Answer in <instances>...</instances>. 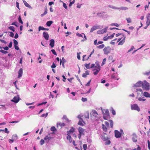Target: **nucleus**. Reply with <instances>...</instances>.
Masks as SVG:
<instances>
[{
    "instance_id": "obj_1",
    "label": "nucleus",
    "mask_w": 150,
    "mask_h": 150,
    "mask_svg": "<svg viewBox=\"0 0 150 150\" xmlns=\"http://www.w3.org/2000/svg\"><path fill=\"white\" fill-rule=\"evenodd\" d=\"M100 137L104 141H106L105 142V145H109L111 143L108 137L107 134L106 133L104 132L100 134Z\"/></svg>"
},
{
    "instance_id": "obj_2",
    "label": "nucleus",
    "mask_w": 150,
    "mask_h": 150,
    "mask_svg": "<svg viewBox=\"0 0 150 150\" xmlns=\"http://www.w3.org/2000/svg\"><path fill=\"white\" fill-rule=\"evenodd\" d=\"M99 63L98 61H96L95 62L96 66L94 65V75H97L100 69V67Z\"/></svg>"
},
{
    "instance_id": "obj_3",
    "label": "nucleus",
    "mask_w": 150,
    "mask_h": 150,
    "mask_svg": "<svg viewBox=\"0 0 150 150\" xmlns=\"http://www.w3.org/2000/svg\"><path fill=\"white\" fill-rule=\"evenodd\" d=\"M96 17H100L103 18H106L108 17L107 14L104 11L98 12L96 14Z\"/></svg>"
},
{
    "instance_id": "obj_4",
    "label": "nucleus",
    "mask_w": 150,
    "mask_h": 150,
    "mask_svg": "<svg viewBox=\"0 0 150 150\" xmlns=\"http://www.w3.org/2000/svg\"><path fill=\"white\" fill-rule=\"evenodd\" d=\"M142 87L144 90L146 91H149L150 89L149 84L146 80L143 82Z\"/></svg>"
},
{
    "instance_id": "obj_5",
    "label": "nucleus",
    "mask_w": 150,
    "mask_h": 150,
    "mask_svg": "<svg viewBox=\"0 0 150 150\" xmlns=\"http://www.w3.org/2000/svg\"><path fill=\"white\" fill-rule=\"evenodd\" d=\"M102 112L103 114V118L105 120H107L110 117V113L108 109H104L102 110Z\"/></svg>"
},
{
    "instance_id": "obj_6",
    "label": "nucleus",
    "mask_w": 150,
    "mask_h": 150,
    "mask_svg": "<svg viewBox=\"0 0 150 150\" xmlns=\"http://www.w3.org/2000/svg\"><path fill=\"white\" fill-rule=\"evenodd\" d=\"M78 131L79 132V134L78 135L79 139H80L82 135H83L85 133V129L81 127L78 128Z\"/></svg>"
},
{
    "instance_id": "obj_7",
    "label": "nucleus",
    "mask_w": 150,
    "mask_h": 150,
    "mask_svg": "<svg viewBox=\"0 0 150 150\" xmlns=\"http://www.w3.org/2000/svg\"><path fill=\"white\" fill-rule=\"evenodd\" d=\"M131 109L132 110H137L138 112H139L140 110V108L136 104H134L131 105Z\"/></svg>"
},
{
    "instance_id": "obj_8",
    "label": "nucleus",
    "mask_w": 150,
    "mask_h": 150,
    "mask_svg": "<svg viewBox=\"0 0 150 150\" xmlns=\"http://www.w3.org/2000/svg\"><path fill=\"white\" fill-rule=\"evenodd\" d=\"M111 50V48L109 46L105 47L103 50L104 52V54H108L110 52Z\"/></svg>"
},
{
    "instance_id": "obj_9",
    "label": "nucleus",
    "mask_w": 150,
    "mask_h": 150,
    "mask_svg": "<svg viewBox=\"0 0 150 150\" xmlns=\"http://www.w3.org/2000/svg\"><path fill=\"white\" fill-rule=\"evenodd\" d=\"M53 137H52L50 134H49L48 135L46 136L44 138V139L46 142L48 143L50 140L53 139Z\"/></svg>"
},
{
    "instance_id": "obj_10",
    "label": "nucleus",
    "mask_w": 150,
    "mask_h": 150,
    "mask_svg": "<svg viewBox=\"0 0 150 150\" xmlns=\"http://www.w3.org/2000/svg\"><path fill=\"white\" fill-rule=\"evenodd\" d=\"M20 99L19 96L18 95L13 97V99L11 100V101L15 103H16L19 102Z\"/></svg>"
},
{
    "instance_id": "obj_11",
    "label": "nucleus",
    "mask_w": 150,
    "mask_h": 150,
    "mask_svg": "<svg viewBox=\"0 0 150 150\" xmlns=\"http://www.w3.org/2000/svg\"><path fill=\"white\" fill-rule=\"evenodd\" d=\"M115 135L116 138H119L121 137L122 133L117 130H115Z\"/></svg>"
},
{
    "instance_id": "obj_12",
    "label": "nucleus",
    "mask_w": 150,
    "mask_h": 150,
    "mask_svg": "<svg viewBox=\"0 0 150 150\" xmlns=\"http://www.w3.org/2000/svg\"><path fill=\"white\" fill-rule=\"evenodd\" d=\"M143 82L140 81H138L133 86V87H140L142 86Z\"/></svg>"
},
{
    "instance_id": "obj_13",
    "label": "nucleus",
    "mask_w": 150,
    "mask_h": 150,
    "mask_svg": "<svg viewBox=\"0 0 150 150\" xmlns=\"http://www.w3.org/2000/svg\"><path fill=\"white\" fill-rule=\"evenodd\" d=\"M132 135L133 137L132 138V140L134 142H137V136L135 133H134L132 134Z\"/></svg>"
},
{
    "instance_id": "obj_14",
    "label": "nucleus",
    "mask_w": 150,
    "mask_h": 150,
    "mask_svg": "<svg viewBox=\"0 0 150 150\" xmlns=\"http://www.w3.org/2000/svg\"><path fill=\"white\" fill-rule=\"evenodd\" d=\"M43 34L44 38L46 40H48L49 36L47 33L46 32H44L43 33Z\"/></svg>"
},
{
    "instance_id": "obj_15",
    "label": "nucleus",
    "mask_w": 150,
    "mask_h": 150,
    "mask_svg": "<svg viewBox=\"0 0 150 150\" xmlns=\"http://www.w3.org/2000/svg\"><path fill=\"white\" fill-rule=\"evenodd\" d=\"M123 37H124L123 39L121 41H120L118 43L119 45H122L125 41L126 36L125 35H123Z\"/></svg>"
},
{
    "instance_id": "obj_16",
    "label": "nucleus",
    "mask_w": 150,
    "mask_h": 150,
    "mask_svg": "<svg viewBox=\"0 0 150 150\" xmlns=\"http://www.w3.org/2000/svg\"><path fill=\"white\" fill-rule=\"evenodd\" d=\"M23 73V69L22 68H21L18 71V78H20L22 76Z\"/></svg>"
},
{
    "instance_id": "obj_17",
    "label": "nucleus",
    "mask_w": 150,
    "mask_h": 150,
    "mask_svg": "<svg viewBox=\"0 0 150 150\" xmlns=\"http://www.w3.org/2000/svg\"><path fill=\"white\" fill-rule=\"evenodd\" d=\"M90 63H89L88 64H85L86 68L88 69H89L90 68H93L94 67V64H92L91 66H90Z\"/></svg>"
},
{
    "instance_id": "obj_18",
    "label": "nucleus",
    "mask_w": 150,
    "mask_h": 150,
    "mask_svg": "<svg viewBox=\"0 0 150 150\" xmlns=\"http://www.w3.org/2000/svg\"><path fill=\"white\" fill-rule=\"evenodd\" d=\"M94 52V50H93L92 52H91V54L87 58L85 59V57L86 56V55H83V59H82V61H84L85 60H87L89 58V57L91 56V55L93 54V52Z\"/></svg>"
},
{
    "instance_id": "obj_19",
    "label": "nucleus",
    "mask_w": 150,
    "mask_h": 150,
    "mask_svg": "<svg viewBox=\"0 0 150 150\" xmlns=\"http://www.w3.org/2000/svg\"><path fill=\"white\" fill-rule=\"evenodd\" d=\"M23 2L25 5L28 8H29L32 9V7L28 3L25 1L24 0H23Z\"/></svg>"
},
{
    "instance_id": "obj_20",
    "label": "nucleus",
    "mask_w": 150,
    "mask_h": 150,
    "mask_svg": "<svg viewBox=\"0 0 150 150\" xmlns=\"http://www.w3.org/2000/svg\"><path fill=\"white\" fill-rule=\"evenodd\" d=\"M54 41L53 39H51L50 40V45L52 48L54 47Z\"/></svg>"
},
{
    "instance_id": "obj_21",
    "label": "nucleus",
    "mask_w": 150,
    "mask_h": 150,
    "mask_svg": "<svg viewBox=\"0 0 150 150\" xmlns=\"http://www.w3.org/2000/svg\"><path fill=\"white\" fill-rule=\"evenodd\" d=\"M94 117H96L95 119L97 120L99 118L98 114L97 113V112L96 110H94Z\"/></svg>"
},
{
    "instance_id": "obj_22",
    "label": "nucleus",
    "mask_w": 150,
    "mask_h": 150,
    "mask_svg": "<svg viewBox=\"0 0 150 150\" xmlns=\"http://www.w3.org/2000/svg\"><path fill=\"white\" fill-rule=\"evenodd\" d=\"M128 9V8L126 7H120L119 8L118 7V10H126Z\"/></svg>"
},
{
    "instance_id": "obj_23",
    "label": "nucleus",
    "mask_w": 150,
    "mask_h": 150,
    "mask_svg": "<svg viewBox=\"0 0 150 150\" xmlns=\"http://www.w3.org/2000/svg\"><path fill=\"white\" fill-rule=\"evenodd\" d=\"M143 95L146 97L148 98L149 96V94L148 92L145 91L143 93Z\"/></svg>"
},
{
    "instance_id": "obj_24",
    "label": "nucleus",
    "mask_w": 150,
    "mask_h": 150,
    "mask_svg": "<svg viewBox=\"0 0 150 150\" xmlns=\"http://www.w3.org/2000/svg\"><path fill=\"white\" fill-rule=\"evenodd\" d=\"M65 124L64 123L59 122L57 123V127H58V126H60L61 127H63L65 126Z\"/></svg>"
},
{
    "instance_id": "obj_25",
    "label": "nucleus",
    "mask_w": 150,
    "mask_h": 150,
    "mask_svg": "<svg viewBox=\"0 0 150 150\" xmlns=\"http://www.w3.org/2000/svg\"><path fill=\"white\" fill-rule=\"evenodd\" d=\"M102 125V128L103 131L105 132H107V127H106L103 124Z\"/></svg>"
},
{
    "instance_id": "obj_26",
    "label": "nucleus",
    "mask_w": 150,
    "mask_h": 150,
    "mask_svg": "<svg viewBox=\"0 0 150 150\" xmlns=\"http://www.w3.org/2000/svg\"><path fill=\"white\" fill-rule=\"evenodd\" d=\"M105 47V45L104 44H102L100 45H98L96 47V48H98L100 49H102L103 48Z\"/></svg>"
},
{
    "instance_id": "obj_27",
    "label": "nucleus",
    "mask_w": 150,
    "mask_h": 150,
    "mask_svg": "<svg viewBox=\"0 0 150 150\" xmlns=\"http://www.w3.org/2000/svg\"><path fill=\"white\" fill-rule=\"evenodd\" d=\"M53 21H47L46 23V25L50 27L51 26V24L53 23Z\"/></svg>"
},
{
    "instance_id": "obj_28",
    "label": "nucleus",
    "mask_w": 150,
    "mask_h": 150,
    "mask_svg": "<svg viewBox=\"0 0 150 150\" xmlns=\"http://www.w3.org/2000/svg\"><path fill=\"white\" fill-rule=\"evenodd\" d=\"M108 7L110 8H111L112 9H118V7H115L113 5H108Z\"/></svg>"
},
{
    "instance_id": "obj_29",
    "label": "nucleus",
    "mask_w": 150,
    "mask_h": 150,
    "mask_svg": "<svg viewBox=\"0 0 150 150\" xmlns=\"http://www.w3.org/2000/svg\"><path fill=\"white\" fill-rule=\"evenodd\" d=\"M82 122L85 124V122H84V121L83 120H80L78 122V124L81 126H83V124L82 123Z\"/></svg>"
},
{
    "instance_id": "obj_30",
    "label": "nucleus",
    "mask_w": 150,
    "mask_h": 150,
    "mask_svg": "<svg viewBox=\"0 0 150 150\" xmlns=\"http://www.w3.org/2000/svg\"><path fill=\"white\" fill-rule=\"evenodd\" d=\"M108 28V27H107L101 30L102 33L103 34L105 33L107 31Z\"/></svg>"
},
{
    "instance_id": "obj_31",
    "label": "nucleus",
    "mask_w": 150,
    "mask_h": 150,
    "mask_svg": "<svg viewBox=\"0 0 150 150\" xmlns=\"http://www.w3.org/2000/svg\"><path fill=\"white\" fill-rule=\"evenodd\" d=\"M89 74V72L88 71H86L85 73L82 74V77H86L87 75Z\"/></svg>"
},
{
    "instance_id": "obj_32",
    "label": "nucleus",
    "mask_w": 150,
    "mask_h": 150,
    "mask_svg": "<svg viewBox=\"0 0 150 150\" xmlns=\"http://www.w3.org/2000/svg\"><path fill=\"white\" fill-rule=\"evenodd\" d=\"M115 73H113L111 76V79H114V80H115V79L116 78L117 76L115 75Z\"/></svg>"
},
{
    "instance_id": "obj_33",
    "label": "nucleus",
    "mask_w": 150,
    "mask_h": 150,
    "mask_svg": "<svg viewBox=\"0 0 150 150\" xmlns=\"http://www.w3.org/2000/svg\"><path fill=\"white\" fill-rule=\"evenodd\" d=\"M12 138L14 140L17 139H18V136L17 134H15L12 135Z\"/></svg>"
},
{
    "instance_id": "obj_34",
    "label": "nucleus",
    "mask_w": 150,
    "mask_h": 150,
    "mask_svg": "<svg viewBox=\"0 0 150 150\" xmlns=\"http://www.w3.org/2000/svg\"><path fill=\"white\" fill-rule=\"evenodd\" d=\"M146 24L148 26H149L150 25V19L146 18Z\"/></svg>"
},
{
    "instance_id": "obj_35",
    "label": "nucleus",
    "mask_w": 150,
    "mask_h": 150,
    "mask_svg": "<svg viewBox=\"0 0 150 150\" xmlns=\"http://www.w3.org/2000/svg\"><path fill=\"white\" fill-rule=\"evenodd\" d=\"M84 116L85 117V118L88 119L89 117V115L88 113V112H86L84 113Z\"/></svg>"
},
{
    "instance_id": "obj_36",
    "label": "nucleus",
    "mask_w": 150,
    "mask_h": 150,
    "mask_svg": "<svg viewBox=\"0 0 150 150\" xmlns=\"http://www.w3.org/2000/svg\"><path fill=\"white\" fill-rule=\"evenodd\" d=\"M110 25L111 26H115L117 27H118L120 26V25L119 24H118L117 23H112L110 24Z\"/></svg>"
},
{
    "instance_id": "obj_37",
    "label": "nucleus",
    "mask_w": 150,
    "mask_h": 150,
    "mask_svg": "<svg viewBox=\"0 0 150 150\" xmlns=\"http://www.w3.org/2000/svg\"><path fill=\"white\" fill-rule=\"evenodd\" d=\"M108 121L110 123V127L111 128H112L113 127V121L111 120H109Z\"/></svg>"
},
{
    "instance_id": "obj_38",
    "label": "nucleus",
    "mask_w": 150,
    "mask_h": 150,
    "mask_svg": "<svg viewBox=\"0 0 150 150\" xmlns=\"http://www.w3.org/2000/svg\"><path fill=\"white\" fill-rule=\"evenodd\" d=\"M63 118L65 119L66 120V121L67 122H70V120H69L67 117L66 115H64L63 116Z\"/></svg>"
},
{
    "instance_id": "obj_39",
    "label": "nucleus",
    "mask_w": 150,
    "mask_h": 150,
    "mask_svg": "<svg viewBox=\"0 0 150 150\" xmlns=\"http://www.w3.org/2000/svg\"><path fill=\"white\" fill-rule=\"evenodd\" d=\"M47 9L46 8L45 9V11L41 15V17H43L44 16L46 15L47 14Z\"/></svg>"
},
{
    "instance_id": "obj_40",
    "label": "nucleus",
    "mask_w": 150,
    "mask_h": 150,
    "mask_svg": "<svg viewBox=\"0 0 150 150\" xmlns=\"http://www.w3.org/2000/svg\"><path fill=\"white\" fill-rule=\"evenodd\" d=\"M67 139L68 140H69L70 142H71L72 140L71 139V136L68 135V136L67 137Z\"/></svg>"
},
{
    "instance_id": "obj_41",
    "label": "nucleus",
    "mask_w": 150,
    "mask_h": 150,
    "mask_svg": "<svg viewBox=\"0 0 150 150\" xmlns=\"http://www.w3.org/2000/svg\"><path fill=\"white\" fill-rule=\"evenodd\" d=\"M75 130V129L73 127H71L69 130V131L68 132V134H69V133L70 132H73Z\"/></svg>"
},
{
    "instance_id": "obj_42",
    "label": "nucleus",
    "mask_w": 150,
    "mask_h": 150,
    "mask_svg": "<svg viewBox=\"0 0 150 150\" xmlns=\"http://www.w3.org/2000/svg\"><path fill=\"white\" fill-rule=\"evenodd\" d=\"M48 112L46 113V114H43L41 116H40L41 117H45V118L47 117L48 115Z\"/></svg>"
},
{
    "instance_id": "obj_43",
    "label": "nucleus",
    "mask_w": 150,
    "mask_h": 150,
    "mask_svg": "<svg viewBox=\"0 0 150 150\" xmlns=\"http://www.w3.org/2000/svg\"><path fill=\"white\" fill-rule=\"evenodd\" d=\"M71 0H69V1H70L69 5V7H71L75 3V0H73L72 2H71Z\"/></svg>"
},
{
    "instance_id": "obj_44",
    "label": "nucleus",
    "mask_w": 150,
    "mask_h": 150,
    "mask_svg": "<svg viewBox=\"0 0 150 150\" xmlns=\"http://www.w3.org/2000/svg\"><path fill=\"white\" fill-rule=\"evenodd\" d=\"M8 28L13 32L15 31V28L13 26H10L9 27H8Z\"/></svg>"
},
{
    "instance_id": "obj_45",
    "label": "nucleus",
    "mask_w": 150,
    "mask_h": 150,
    "mask_svg": "<svg viewBox=\"0 0 150 150\" xmlns=\"http://www.w3.org/2000/svg\"><path fill=\"white\" fill-rule=\"evenodd\" d=\"M0 52L4 54H6L8 52L3 50H1Z\"/></svg>"
},
{
    "instance_id": "obj_46",
    "label": "nucleus",
    "mask_w": 150,
    "mask_h": 150,
    "mask_svg": "<svg viewBox=\"0 0 150 150\" xmlns=\"http://www.w3.org/2000/svg\"><path fill=\"white\" fill-rule=\"evenodd\" d=\"M126 20H127V23H129L131 22V19L130 18H126Z\"/></svg>"
},
{
    "instance_id": "obj_47",
    "label": "nucleus",
    "mask_w": 150,
    "mask_h": 150,
    "mask_svg": "<svg viewBox=\"0 0 150 150\" xmlns=\"http://www.w3.org/2000/svg\"><path fill=\"white\" fill-rule=\"evenodd\" d=\"M143 74L145 75L149 76L150 75V71H146L143 73Z\"/></svg>"
},
{
    "instance_id": "obj_48",
    "label": "nucleus",
    "mask_w": 150,
    "mask_h": 150,
    "mask_svg": "<svg viewBox=\"0 0 150 150\" xmlns=\"http://www.w3.org/2000/svg\"><path fill=\"white\" fill-rule=\"evenodd\" d=\"M45 28L42 26H39L38 27V31H40L41 30H44Z\"/></svg>"
},
{
    "instance_id": "obj_49",
    "label": "nucleus",
    "mask_w": 150,
    "mask_h": 150,
    "mask_svg": "<svg viewBox=\"0 0 150 150\" xmlns=\"http://www.w3.org/2000/svg\"><path fill=\"white\" fill-rule=\"evenodd\" d=\"M142 98L141 97H139L138 98V100L139 101H144L146 100V99H143V98H144V97L142 98Z\"/></svg>"
},
{
    "instance_id": "obj_50",
    "label": "nucleus",
    "mask_w": 150,
    "mask_h": 150,
    "mask_svg": "<svg viewBox=\"0 0 150 150\" xmlns=\"http://www.w3.org/2000/svg\"><path fill=\"white\" fill-rule=\"evenodd\" d=\"M106 61V58H105L103 59L102 62L101 64V66H103L104 64H105V62Z\"/></svg>"
},
{
    "instance_id": "obj_51",
    "label": "nucleus",
    "mask_w": 150,
    "mask_h": 150,
    "mask_svg": "<svg viewBox=\"0 0 150 150\" xmlns=\"http://www.w3.org/2000/svg\"><path fill=\"white\" fill-rule=\"evenodd\" d=\"M56 129L54 127H52L50 129V130L52 131H54L56 130Z\"/></svg>"
},
{
    "instance_id": "obj_52",
    "label": "nucleus",
    "mask_w": 150,
    "mask_h": 150,
    "mask_svg": "<svg viewBox=\"0 0 150 150\" xmlns=\"http://www.w3.org/2000/svg\"><path fill=\"white\" fill-rule=\"evenodd\" d=\"M63 7L66 9L67 10L68 9V8H67V6L66 4L65 3H63Z\"/></svg>"
},
{
    "instance_id": "obj_53",
    "label": "nucleus",
    "mask_w": 150,
    "mask_h": 150,
    "mask_svg": "<svg viewBox=\"0 0 150 150\" xmlns=\"http://www.w3.org/2000/svg\"><path fill=\"white\" fill-rule=\"evenodd\" d=\"M13 43L15 45H17L18 44V42L15 40L14 39L13 40Z\"/></svg>"
},
{
    "instance_id": "obj_54",
    "label": "nucleus",
    "mask_w": 150,
    "mask_h": 150,
    "mask_svg": "<svg viewBox=\"0 0 150 150\" xmlns=\"http://www.w3.org/2000/svg\"><path fill=\"white\" fill-rule=\"evenodd\" d=\"M83 147L84 150H86V149L87 148V144H83Z\"/></svg>"
},
{
    "instance_id": "obj_55",
    "label": "nucleus",
    "mask_w": 150,
    "mask_h": 150,
    "mask_svg": "<svg viewBox=\"0 0 150 150\" xmlns=\"http://www.w3.org/2000/svg\"><path fill=\"white\" fill-rule=\"evenodd\" d=\"M18 21L19 23H21V24L23 23V22L21 20V18L20 16H19L18 18Z\"/></svg>"
},
{
    "instance_id": "obj_56",
    "label": "nucleus",
    "mask_w": 150,
    "mask_h": 150,
    "mask_svg": "<svg viewBox=\"0 0 150 150\" xmlns=\"http://www.w3.org/2000/svg\"><path fill=\"white\" fill-rule=\"evenodd\" d=\"M81 53V52L77 53V58L79 60H80V54Z\"/></svg>"
},
{
    "instance_id": "obj_57",
    "label": "nucleus",
    "mask_w": 150,
    "mask_h": 150,
    "mask_svg": "<svg viewBox=\"0 0 150 150\" xmlns=\"http://www.w3.org/2000/svg\"><path fill=\"white\" fill-rule=\"evenodd\" d=\"M51 51H52V53L54 54V55H57V53L55 51V50H54V49H52L51 50Z\"/></svg>"
},
{
    "instance_id": "obj_58",
    "label": "nucleus",
    "mask_w": 150,
    "mask_h": 150,
    "mask_svg": "<svg viewBox=\"0 0 150 150\" xmlns=\"http://www.w3.org/2000/svg\"><path fill=\"white\" fill-rule=\"evenodd\" d=\"M47 103V102H42L41 103H40L38 105V106H40L42 105L45 104Z\"/></svg>"
},
{
    "instance_id": "obj_59",
    "label": "nucleus",
    "mask_w": 150,
    "mask_h": 150,
    "mask_svg": "<svg viewBox=\"0 0 150 150\" xmlns=\"http://www.w3.org/2000/svg\"><path fill=\"white\" fill-rule=\"evenodd\" d=\"M44 140L43 139H42L40 141V144L41 145H42L44 143Z\"/></svg>"
},
{
    "instance_id": "obj_60",
    "label": "nucleus",
    "mask_w": 150,
    "mask_h": 150,
    "mask_svg": "<svg viewBox=\"0 0 150 150\" xmlns=\"http://www.w3.org/2000/svg\"><path fill=\"white\" fill-rule=\"evenodd\" d=\"M82 101L83 102H85L87 100V99L85 98H82L81 99Z\"/></svg>"
},
{
    "instance_id": "obj_61",
    "label": "nucleus",
    "mask_w": 150,
    "mask_h": 150,
    "mask_svg": "<svg viewBox=\"0 0 150 150\" xmlns=\"http://www.w3.org/2000/svg\"><path fill=\"white\" fill-rule=\"evenodd\" d=\"M4 131L7 134H8L9 132L7 128H5V129H4Z\"/></svg>"
},
{
    "instance_id": "obj_62",
    "label": "nucleus",
    "mask_w": 150,
    "mask_h": 150,
    "mask_svg": "<svg viewBox=\"0 0 150 150\" xmlns=\"http://www.w3.org/2000/svg\"><path fill=\"white\" fill-rule=\"evenodd\" d=\"M112 114L113 115H115L116 114L115 111L113 109H112Z\"/></svg>"
},
{
    "instance_id": "obj_63",
    "label": "nucleus",
    "mask_w": 150,
    "mask_h": 150,
    "mask_svg": "<svg viewBox=\"0 0 150 150\" xmlns=\"http://www.w3.org/2000/svg\"><path fill=\"white\" fill-rule=\"evenodd\" d=\"M100 28H100V26H99V25L97 26H94V30H96V29H100Z\"/></svg>"
},
{
    "instance_id": "obj_64",
    "label": "nucleus",
    "mask_w": 150,
    "mask_h": 150,
    "mask_svg": "<svg viewBox=\"0 0 150 150\" xmlns=\"http://www.w3.org/2000/svg\"><path fill=\"white\" fill-rule=\"evenodd\" d=\"M148 147L149 149L150 150V142L149 140L147 141Z\"/></svg>"
}]
</instances>
